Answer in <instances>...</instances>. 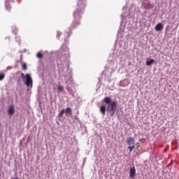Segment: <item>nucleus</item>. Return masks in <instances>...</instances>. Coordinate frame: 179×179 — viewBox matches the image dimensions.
Segmentation results:
<instances>
[{
    "label": "nucleus",
    "instance_id": "obj_1",
    "mask_svg": "<svg viewBox=\"0 0 179 179\" xmlns=\"http://www.w3.org/2000/svg\"><path fill=\"white\" fill-rule=\"evenodd\" d=\"M21 76L22 80H24V79H26L24 85H26L27 87H33V79L31 78V76H30V74L26 73V75L24 76V73H22Z\"/></svg>",
    "mask_w": 179,
    "mask_h": 179
},
{
    "label": "nucleus",
    "instance_id": "obj_2",
    "mask_svg": "<svg viewBox=\"0 0 179 179\" xmlns=\"http://www.w3.org/2000/svg\"><path fill=\"white\" fill-rule=\"evenodd\" d=\"M117 110V102L113 101L111 103L108 105L107 111H110L111 117H114L115 111Z\"/></svg>",
    "mask_w": 179,
    "mask_h": 179
},
{
    "label": "nucleus",
    "instance_id": "obj_3",
    "mask_svg": "<svg viewBox=\"0 0 179 179\" xmlns=\"http://www.w3.org/2000/svg\"><path fill=\"white\" fill-rule=\"evenodd\" d=\"M136 174V169H135V167L133 166L132 168L130 169V173H129L130 178H135Z\"/></svg>",
    "mask_w": 179,
    "mask_h": 179
},
{
    "label": "nucleus",
    "instance_id": "obj_4",
    "mask_svg": "<svg viewBox=\"0 0 179 179\" xmlns=\"http://www.w3.org/2000/svg\"><path fill=\"white\" fill-rule=\"evenodd\" d=\"M126 142L129 146H131V145H135V138L133 137H129L127 140Z\"/></svg>",
    "mask_w": 179,
    "mask_h": 179
},
{
    "label": "nucleus",
    "instance_id": "obj_5",
    "mask_svg": "<svg viewBox=\"0 0 179 179\" xmlns=\"http://www.w3.org/2000/svg\"><path fill=\"white\" fill-rule=\"evenodd\" d=\"M9 115H13L15 114V107L11 106L8 110Z\"/></svg>",
    "mask_w": 179,
    "mask_h": 179
},
{
    "label": "nucleus",
    "instance_id": "obj_6",
    "mask_svg": "<svg viewBox=\"0 0 179 179\" xmlns=\"http://www.w3.org/2000/svg\"><path fill=\"white\" fill-rule=\"evenodd\" d=\"M164 25L162 23H158L156 26H155V30L156 31H160V30H162V29H163Z\"/></svg>",
    "mask_w": 179,
    "mask_h": 179
},
{
    "label": "nucleus",
    "instance_id": "obj_7",
    "mask_svg": "<svg viewBox=\"0 0 179 179\" xmlns=\"http://www.w3.org/2000/svg\"><path fill=\"white\" fill-rule=\"evenodd\" d=\"M103 101L104 103H106V104H111V98L106 96L103 99Z\"/></svg>",
    "mask_w": 179,
    "mask_h": 179
},
{
    "label": "nucleus",
    "instance_id": "obj_8",
    "mask_svg": "<svg viewBox=\"0 0 179 179\" xmlns=\"http://www.w3.org/2000/svg\"><path fill=\"white\" fill-rule=\"evenodd\" d=\"M152 64H155V59H151L149 61L146 62L145 65H147V66H150V65H152Z\"/></svg>",
    "mask_w": 179,
    "mask_h": 179
},
{
    "label": "nucleus",
    "instance_id": "obj_9",
    "mask_svg": "<svg viewBox=\"0 0 179 179\" xmlns=\"http://www.w3.org/2000/svg\"><path fill=\"white\" fill-rule=\"evenodd\" d=\"M6 10H8V12H10V10L12 9V7L10 6V4L8 2V1H6Z\"/></svg>",
    "mask_w": 179,
    "mask_h": 179
},
{
    "label": "nucleus",
    "instance_id": "obj_10",
    "mask_svg": "<svg viewBox=\"0 0 179 179\" xmlns=\"http://www.w3.org/2000/svg\"><path fill=\"white\" fill-rule=\"evenodd\" d=\"M100 111H101L102 115H106V106H101L100 108Z\"/></svg>",
    "mask_w": 179,
    "mask_h": 179
},
{
    "label": "nucleus",
    "instance_id": "obj_11",
    "mask_svg": "<svg viewBox=\"0 0 179 179\" xmlns=\"http://www.w3.org/2000/svg\"><path fill=\"white\" fill-rule=\"evenodd\" d=\"M64 113L65 114H71L72 113V109L71 108H66Z\"/></svg>",
    "mask_w": 179,
    "mask_h": 179
},
{
    "label": "nucleus",
    "instance_id": "obj_12",
    "mask_svg": "<svg viewBox=\"0 0 179 179\" xmlns=\"http://www.w3.org/2000/svg\"><path fill=\"white\" fill-rule=\"evenodd\" d=\"M80 12H82V10H80V11H76L75 13H74V16H75V17H76V16H78V15H82V13H80Z\"/></svg>",
    "mask_w": 179,
    "mask_h": 179
},
{
    "label": "nucleus",
    "instance_id": "obj_13",
    "mask_svg": "<svg viewBox=\"0 0 179 179\" xmlns=\"http://www.w3.org/2000/svg\"><path fill=\"white\" fill-rule=\"evenodd\" d=\"M57 89L59 92H64V87L62 85H58Z\"/></svg>",
    "mask_w": 179,
    "mask_h": 179
},
{
    "label": "nucleus",
    "instance_id": "obj_14",
    "mask_svg": "<svg viewBox=\"0 0 179 179\" xmlns=\"http://www.w3.org/2000/svg\"><path fill=\"white\" fill-rule=\"evenodd\" d=\"M64 114H65V109H63L60 111V113H59V117H62Z\"/></svg>",
    "mask_w": 179,
    "mask_h": 179
},
{
    "label": "nucleus",
    "instance_id": "obj_15",
    "mask_svg": "<svg viewBox=\"0 0 179 179\" xmlns=\"http://www.w3.org/2000/svg\"><path fill=\"white\" fill-rule=\"evenodd\" d=\"M128 149L129 150V152L131 153V152H132L134 150V149H135V145L129 146Z\"/></svg>",
    "mask_w": 179,
    "mask_h": 179
},
{
    "label": "nucleus",
    "instance_id": "obj_16",
    "mask_svg": "<svg viewBox=\"0 0 179 179\" xmlns=\"http://www.w3.org/2000/svg\"><path fill=\"white\" fill-rule=\"evenodd\" d=\"M22 69H23L24 71H26V70L27 69V64H26V63H24V64H22Z\"/></svg>",
    "mask_w": 179,
    "mask_h": 179
},
{
    "label": "nucleus",
    "instance_id": "obj_17",
    "mask_svg": "<svg viewBox=\"0 0 179 179\" xmlns=\"http://www.w3.org/2000/svg\"><path fill=\"white\" fill-rule=\"evenodd\" d=\"M36 57H37L38 58L41 59V57H43V53H41V52H38L37 55H36Z\"/></svg>",
    "mask_w": 179,
    "mask_h": 179
},
{
    "label": "nucleus",
    "instance_id": "obj_18",
    "mask_svg": "<svg viewBox=\"0 0 179 179\" xmlns=\"http://www.w3.org/2000/svg\"><path fill=\"white\" fill-rule=\"evenodd\" d=\"M3 79H5V74H0V80H3Z\"/></svg>",
    "mask_w": 179,
    "mask_h": 179
},
{
    "label": "nucleus",
    "instance_id": "obj_19",
    "mask_svg": "<svg viewBox=\"0 0 179 179\" xmlns=\"http://www.w3.org/2000/svg\"><path fill=\"white\" fill-rule=\"evenodd\" d=\"M59 37H61V32L57 31V38H59Z\"/></svg>",
    "mask_w": 179,
    "mask_h": 179
},
{
    "label": "nucleus",
    "instance_id": "obj_20",
    "mask_svg": "<svg viewBox=\"0 0 179 179\" xmlns=\"http://www.w3.org/2000/svg\"><path fill=\"white\" fill-rule=\"evenodd\" d=\"M139 142H141V143H145V138L140 139Z\"/></svg>",
    "mask_w": 179,
    "mask_h": 179
},
{
    "label": "nucleus",
    "instance_id": "obj_21",
    "mask_svg": "<svg viewBox=\"0 0 179 179\" xmlns=\"http://www.w3.org/2000/svg\"><path fill=\"white\" fill-rule=\"evenodd\" d=\"M0 128H1V124H0Z\"/></svg>",
    "mask_w": 179,
    "mask_h": 179
}]
</instances>
